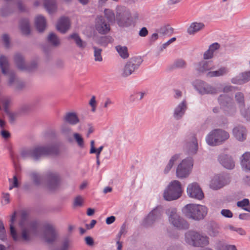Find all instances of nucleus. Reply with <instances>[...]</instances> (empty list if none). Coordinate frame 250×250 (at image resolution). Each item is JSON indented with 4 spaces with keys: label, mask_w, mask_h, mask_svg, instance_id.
I'll list each match as a JSON object with an SVG mask.
<instances>
[{
    "label": "nucleus",
    "mask_w": 250,
    "mask_h": 250,
    "mask_svg": "<svg viewBox=\"0 0 250 250\" xmlns=\"http://www.w3.org/2000/svg\"><path fill=\"white\" fill-rule=\"evenodd\" d=\"M17 220L19 221L18 229L21 231V239L23 240H28L30 234L35 230V225L29 222L26 211L15 212L11 217L10 224V233L14 240H19L15 229Z\"/></svg>",
    "instance_id": "nucleus-1"
},
{
    "label": "nucleus",
    "mask_w": 250,
    "mask_h": 250,
    "mask_svg": "<svg viewBox=\"0 0 250 250\" xmlns=\"http://www.w3.org/2000/svg\"><path fill=\"white\" fill-rule=\"evenodd\" d=\"M184 212L189 218L200 220L204 218L207 214V208L200 205L188 204L184 208Z\"/></svg>",
    "instance_id": "nucleus-2"
},
{
    "label": "nucleus",
    "mask_w": 250,
    "mask_h": 250,
    "mask_svg": "<svg viewBox=\"0 0 250 250\" xmlns=\"http://www.w3.org/2000/svg\"><path fill=\"white\" fill-rule=\"evenodd\" d=\"M183 190L180 183L177 180L171 182L164 193V198L167 201H171L179 198L182 195Z\"/></svg>",
    "instance_id": "nucleus-3"
},
{
    "label": "nucleus",
    "mask_w": 250,
    "mask_h": 250,
    "mask_svg": "<svg viewBox=\"0 0 250 250\" xmlns=\"http://www.w3.org/2000/svg\"><path fill=\"white\" fill-rule=\"evenodd\" d=\"M104 15L107 21H105L103 18L101 17L97 19L96 24L97 30L101 34H106L109 31L110 26L108 23L114 20V14L109 9L104 10Z\"/></svg>",
    "instance_id": "nucleus-4"
},
{
    "label": "nucleus",
    "mask_w": 250,
    "mask_h": 250,
    "mask_svg": "<svg viewBox=\"0 0 250 250\" xmlns=\"http://www.w3.org/2000/svg\"><path fill=\"white\" fill-rule=\"evenodd\" d=\"M186 241L189 244L194 246L203 247L208 244V239L206 236L195 231L187 233Z\"/></svg>",
    "instance_id": "nucleus-5"
},
{
    "label": "nucleus",
    "mask_w": 250,
    "mask_h": 250,
    "mask_svg": "<svg viewBox=\"0 0 250 250\" xmlns=\"http://www.w3.org/2000/svg\"><path fill=\"white\" fill-rule=\"evenodd\" d=\"M229 137V134L227 132L220 130H215L208 136L207 141L209 145L215 146Z\"/></svg>",
    "instance_id": "nucleus-6"
},
{
    "label": "nucleus",
    "mask_w": 250,
    "mask_h": 250,
    "mask_svg": "<svg viewBox=\"0 0 250 250\" xmlns=\"http://www.w3.org/2000/svg\"><path fill=\"white\" fill-rule=\"evenodd\" d=\"M192 166L193 163L191 159L184 160L177 167V176L179 178L187 176L191 171Z\"/></svg>",
    "instance_id": "nucleus-7"
},
{
    "label": "nucleus",
    "mask_w": 250,
    "mask_h": 250,
    "mask_svg": "<svg viewBox=\"0 0 250 250\" xmlns=\"http://www.w3.org/2000/svg\"><path fill=\"white\" fill-rule=\"evenodd\" d=\"M188 195L192 198L201 200L204 198V193L199 187L196 183L188 185L187 188Z\"/></svg>",
    "instance_id": "nucleus-8"
},
{
    "label": "nucleus",
    "mask_w": 250,
    "mask_h": 250,
    "mask_svg": "<svg viewBox=\"0 0 250 250\" xmlns=\"http://www.w3.org/2000/svg\"><path fill=\"white\" fill-rule=\"evenodd\" d=\"M170 221L173 225L179 229H187L188 227V224L182 220L180 217L176 213V210L174 208L171 210V214L169 217Z\"/></svg>",
    "instance_id": "nucleus-9"
},
{
    "label": "nucleus",
    "mask_w": 250,
    "mask_h": 250,
    "mask_svg": "<svg viewBox=\"0 0 250 250\" xmlns=\"http://www.w3.org/2000/svg\"><path fill=\"white\" fill-rule=\"evenodd\" d=\"M52 148L38 147L29 152V155L35 159H38L42 156L50 154Z\"/></svg>",
    "instance_id": "nucleus-10"
},
{
    "label": "nucleus",
    "mask_w": 250,
    "mask_h": 250,
    "mask_svg": "<svg viewBox=\"0 0 250 250\" xmlns=\"http://www.w3.org/2000/svg\"><path fill=\"white\" fill-rule=\"evenodd\" d=\"M69 27L70 21L67 18H61L57 25V30L62 33H65Z\"/></svg>",
    "instance_id": "nucleus-11"
},
{
    "label": "nucleus",
    "mask_w": 250,
    "mask_h": 250,
    "mask_svg": "<svg viewBox=\"0 0 250 250\" xmlns=\"http://www.w3.org/2000/svg\"><path fill=\"white\" fill-rule=\"evenodd\" d=\"M56 238V233L54 228L51 226H48L45 230L44 234V239L47 242H51Z\"/></svg>",
    "instance_id": "nucleus-12"
},
{
    "label": "nucleus",
    "mask_w": 250,
    "mask_h": 250,
    "mask_svg": "<svg viewBox=\"0 0 250 250\" xmlns=\"http://www.w3.org/2000/svg\"><path fill=\"white\" fill-rule=\"evenodd\" d=\"M10 104V101L7 97L0 98V109H3L8 114L9 117L14 116V114L10 113L8 110V108Z\"/></svg>",
    "instance_id": "nucleus-13"
},
{
    "label": "nucleus",
    "mask_w": 250,
    "mask_h": 250,
    "mask_svg": "<svg viewBox=\"0 0 250 250\" xmlns=\"http://www.w3.org/2000/svg\"><path fill=\"white\" fill-rule=\"evenodd\" d=\"M234 136L239 141H243L246 139L245 129L243 127H236L233 129Z\"/></svg>",
    "instance_id": "nucleus-14"
},
{
    "label": "nucleus",
    "mask_w": 250,
    "mask_h": 250,
    "mask_svg": "<svg viewBox=\"0 0 250 250\" xmlns=\"http://www.w3.org/2000/svg\"><path fill=\"white\" fill-rule=\"evenodd\" d=\"M36 25L37 29L40 31H42L46 27L45 20L42 16H40L37 17Z\"/></svg>",
    "instance_id": "nucleus-15"
},
{
    "label": "nucleus",
    "mask_w": 250,
    "mask_h": 250,
    "mask_svg": "<svg viewBox=\"0 0 250 250\" xmlns=\"http://www.w3.org/2000/svg\"><path fill=\"white\" fill-rule=\"evenodd\" d=\"M135 70V65L131 62H128L124 69L122 75L124 77L128 76L132 74Z\"/></svg>",
    "instance_id": "nucleus-16"
},
{
    "label": "nucleus",
    "mask_w": 250,
    "mask_h": 250,
    "mask_svg": "<svg viewBox=\"0 0 250 250\" xmlns=\"http://www.w3.org/2000/svg\"><path fill=\"white\" fill-rule=\"evenodd\" d=\"M242 166L247 169L250 170V153H245L242 156Z\"/></svg>",
    "instance_id": "nucleus-17"
},
{
    "label": "nucleus",
    "mask_w": 250,
    "mask_h": 250,
    "mask_svg": "<svg viewBox=\"0 0 250 250\" xmlns=\"http://www.w3.org/2000/svg\"><path fill=\"white\" fill-rule=\"evenodd\" d=\"M66 122L71 124H76L79 122V120L77 115L75 113H67L65 117Z\"/></svg>",
    "instance_id": "nucleus-18"
},
{
    "label": "nucleus",
    "mask_w": 250,
    "mask_h": 250,
    "mask_svg": "<svg viewBox=\"0 0 250 250\" xmlns=\"http://www.w3.org/2000/svg\"><path fill=\"white\" fill-rule=\"evenodd\" d=\"M220 45L217 43H213L210 45L208 50L204 54V59H208L211 58L212 57L213 51L218 49Z\"/></svg>",
    "instance_id": "nucleus-19"
},
{
    "label": "nucleus",
    "mask_w": 250,
    "mask_h": 250,
    "mask_svg": "<svg viewBox=\"0 0 250 250\" xmlns=\"http://www.w3.org/2000/svg\"><path fill=\"white\" fill-rule=\"evenodd\" d=\"M204 27V25L202 23H193L188 29V32L190 34H194L202 29Z\"/></svg>",
    "instance_id": "nucleus-20"
},
{
    "label": "nucleus",
    "mask_w": 250,
    "mask_h": 250,
    "mask_svg": "<svg viewBox=\"0 0 250 250\" xmlns=\"http://www.w3.org/2000/svg\"><path fill=\"white\" fill-rule=\"evenodd\" d=\"M222 165L227 168L232 169L234 167V163L233 161L229 157L221 159L220 160Z\"/></svg>",
    "instance_id": "nucleus-21"
},
{
    "label": "nucleus",
    "mask_w": 250,
    "mask_h": 250,
    "mask_svg": "<svg viewBox=\"0 0 250 250\" xmlns=\"http://www.w3.org/2000/svg\"><path fill=\"white\" fill-rule=\"evenodd\" d=\"M116 49L122 58H128L129 54L126 47L118 45L116 47Z\"/></svg>",
    "instance_id": "nucleus-22"
},
{
    "label": "nucleus",
    "mask_w": 250,
    "mask_h": 250,
    "mask_svg": "<svg viewBox=\"0 0 250 250\" xmlns=\"http://www.w3.org/2000/svg\"><path fill=\"white\" fill-rule=\"evenodd\" d=\"M186 108V104L185 102H183L175 110L174 114L175 118L178 119L179 117H181L184 114Z\"/></svg>",
    "instance_id": "nucleus-23"
},
{
    "label": "nucleus",
    "mask_w": 250,
    "mask_h": 250,
    "mask_svg": "<svg viewBox=\"0 0 250 250\" xmlns=\"http://www.w3.org/2000/svg\"><path fill=\"white\" fill-rule=\"evenodd\" d=\"M0 66L3 73L6 74L7 72V70L8 67V63L7 59L3 56L0 57Z\"/></svg>",
    "instance_id": "nucleus-24"
},
{
    "label": "nucleus",
    "mask_w": 250,
    "mask_h": 250,
    "mask_svg": "<svg viewBox=\"0 0 250 250\" xmlns=\"http://www.w3.org/2000/svg\"><path fill=\"white\" fill-rule=\"evenodd\" d=\"M227 72L225 68H221L218 71L209 72L208 73V76L210 77L220 76L226 73Z\"/></svg>",
    "instance_id": "nucleus-25"
},
{
    "label": "nucleus",
    "mask_w": 250,
    "mask_h": 250,
    "mask_svg": "<svg viewBox=\"0 0 250 250\" xmlns=\"http://www.w3.org/2000/svg\"><path fill=\"white\" fill-rule=\"evenodd\" d=\"M70 38L74 40L77 45L79 47L83 48L85 46V42H83L80 39V38H79V37L78 36V35L77 34H74L70 36Z\"/></svg>",
    "instance_id": "nucleus-26"
},
{
    "label": "nucleus",
    "mask_w": 250,
    "mask_h": 250,
    "mask_svg": "<svg viewBox=\"0 0 250 250\" xmlns=\"http://www.w3.org/2000/svg\"><path fill=\"white\" fill-rule=\"evenodd\" d=\"M48 42L54 45H57L60 43V41L57 37L53 33L49 34L48 37Z\"/></svg>",
    "instance_id": "nucleus-27"
},
{
    "label": "nucleus",
    "mask_w": 250,
    "mask_h": 250,
    "mask_svg": "<svg viewBox=\"0 0 250 250\" xmlns=\"http://www.w3.org/2000/svg\"><path fill=\"white\" fill-rule=\"evenodd\" d=\"M225 185V184L221 183L220 181L213 179L211 182L210 187L212 189H218L223 187Z\"/></svg>",
    "instance_id": "nucleus-28"
},
{
    "label": "nucleus",
    "mask_w": 250,
    "mask_h": 250,
    "mask_svg": "<svg viewBox=\"0 0 250 250\" xmlns=\"http://www.w3.org/2000/svg\"><path fill=\"white\" fill-rule=\"evenodd\" d=\"M45 7L49 12H52L55 8V6L53 0H46L45 3Z\"/></svg>",
    "instance_id": "nucleus-29"
},
{
    "label": "nucleus",
    "mask_w": 250,
    "mask_h": 250,
    "mask_svg": "<svg viewBox=\"0 0 250 250\" xmlns=\"http://www.w3.org/2000/svg\"><path fill=\"white\" fill-rule=\"evenodd\" d=\"M94 57L95 60L96 61H102V57L101 56V51L102 50L100 49L96 48V47H94Z\"/></svg>",
    "instance_id": "nucleus-30"
},
{
    "label": "nucleus",
    "mask_w": 250,
    "mask_h": 250,
    "mask_svg": "<svg viewBox=\"0 0 250 250\" xmlns=\"http://www.w3.org/2000/svg\"><path fill=\"white\" fill-rule=\"evenodd\" d=\"M6 238V232L3 223L0 221V239L3 240Z\"/></svg>",
    "instance_id": "nucleus-31"
},
{
    "label": "nucleus",
    "mask_w": 250,
    "mask_h": 250,
    "mask_svg": "<svg viewBox=\"0 0 250 250\" xmlns=\"http://www.w3.org/2000/svg\"><path fill=\"white\" fill-rule=\"evenodd\" d=\"M242 78V80L239 81L238 83L241 84L250 80V71L243 73Z\"/></svg>",
    "instance_id": "nucleus-32"
},
{
    "label": "nucleus",
    "mask_w": 250,
    "mask_h": 250,
    "mask_svg": "<svg viewBox=\"0 0 250 250\" xmlns=\"http://www.w3.org/2000/svg\"><path fill=\"white\" fill-rule=\"evenodd\" d=\"M249 203L250 202L248 199H245L241 201L238 202L237 205L239 207H241L244 209L246 210V208H247Z\"/></svg>",
    "instance_id": "nucleus-33"
},
{
    "label": "nucleus",
    "mask_w": 250,
    "mask_h": 250,
    "mask_svg": "<svg viewBox=\"0 0 250 250\" xmlns=\"http://www.w3.org/2000/svg\"><path fill=\"white\" fill-rule=\"evenodd\" d=\"M89 104L92 107V111L95 112L97 106V102L95 96H92L89 101Z\"/></svg>",
    "instance_id": "nucleus-34"
},
{
    "label": "nucleus",
    "mask_w": 250,
    "mask_h": 250,
    "mask_svg": "<svg viewBox=\"0 0 250 250\" xmlns=\"http://www.w3.org/2000/svg\"><path fill=\"white\" fill-rule=\"evenodd\" d=\"M10 185L9 189H11L14 187H17L18 186V182L16 176H14L12 181H10Z\"/></svg>",
    "instance_id": "nucleus-35"
},
{
    "label": "nucleus",
    "mask_w": 250,
    "mask_h": 250,
    "mask_svg": "<svg viewBox=\"0 0 250 250\" xmlns=\"http://www.w3.org/2000/svg\"><path fill=\"white\" fill-rule=\"evenodd\" d=\"M16 61L17 63V65L18 67L21 69H23L24 68L21 66V65L23 63V62L22 59L20 56H17L16 57Z\"/></svg>",
    "instance_id": "nucleus-36"
},
{
    "label": "nucleus",
    "mask_w": 250,
    "mask_h": 250,
    "mask_svg": "<svg viewBox=\"0 0 250 250\" xmlns=\"http://www.w3.org/2000/svg\"><path fill=\"white\" fill-rule=\"evenodd\" d=\"M74 137L79 145L81 146H83V142L82 137L78 133L74 134Z\"/></svg>",
    "instance_id": "nucleus-37"
},
{
    "label": "nucleus",
    "mask_w": 250,
    "mask_h": 250,
    "mask_svg": "<svg viewBox=\"0 0 250 250\" xmlns=\"http://www.w3.org/2000/svg\"><path fill=\"white\" fill-rule=\"evenodd\" d=\"M191 147V153H193V154L195 153L198 149L197 142L195 139L193 141Z\"/></svg>",
    "instance_id": "nucleus-38"
},
{
    "label": "nucleus",
    "mask_w": 250,
    "mask_h": 250,
    "mask_svg": "<svg viewBox=\"0 0 250 250\" xmlns=\"http://www.w3.org/2000/svg\"><path fill=\"white\" fill-rule=\"evenodd\" d=\"M83 200L80 196L77 197L74 200V205L75 206H81L83 203Z\"/></svg>",
    "instance_id": "nucleus-39"
},
{
    "label": "nucleus",
    "mask_w": 250,
    "mask_h": 250,
    "mask_svg": "<svg viewBox=\"0 0 250 250\" xmlns=\"http://www.w3.org/2000/svg\"><path fill=\"white\" fill-rule=\"evenodd\" d=\"M211 63L210 62H207L203 65V68L201 69V71H207L209 70L212 68Z\"/></svg>",
    "instance_id": "nucleus-40"
},
{
    "label": "nucleus",
    "mask_w": 250,
    "mask_h": 250,
    "mask_svg": "<svg viewBox=\"0 0 250 250\" xmlns=\"http://www.w3.org/2000/svg\"><path fill=\"white\" fill-rule=\"evenodd\" d=\"M21 30L24 34H27L29 33L30 28L28 23H25L21 27Z\"/></svg>",
    "instance_id": "nucleus-41"
},
{
    "label": "nucleus",
    "mask_w": 250,
    "mask_h": 250,
    "mask_svg": "<svg viewBox=\"0 0 250 250\" xmlns=\"http://www.w3.org/2000/svg\"><path fill=\"white\" fill-rule=\"evenodd\" d=\"M222 214L227 217H231L232 216V212L228 209H223L221 211Z\"/></svg>",
    "instance_id": "nucleus-42"
},
{
    "label": "nucleus",
    "mask_w": 250,
    "mask_h": 250,
    "mask_svg": "<svg viewBox=\"0 0 250 250\" xmlns=\"http://www.w3.org/2000/svg\"><path fill=\"white\" fill-rule=\"evenodd\" d=\"M2 202L4 204H7L9 202V194L8 193L3 194Z\"/></svg>",
    "instance_id": "nucleus-43"
},
{
    "label": "nucleus",
    "mask_w": 250,
    "mask_h": 250,
    "mask_svg": "<svg viewBox=\"0 0 250 250\" xmlns=\"http://www.w3.org/2000/svg\"><path fill=\"white\" fill-rule=\"evenodd\" d=\"M158 212L157 209L153 210L151 212H150L147 216V220H153L154 218V216L155 214Z\"/></svg>",
    "instance_id": "nucleus-44"
},
{
    "label": "nucleus",
    "mask_w": 250,
    "mask_h": 250,
    "mask_svg": "<svg viewBox=\"0 0 250 250\" xmlns=\"http://www.w3.org/2000/svg\"><path fill=\"white\" fill-rule=\"evenodd\" d=\"M185 65H186L185 62H184V61H183L182 60H178L176 62V66L177 67H184L185 66Z\"/></svg>",
    "instance_id": "nucleus-45"
},
{
    "label": "nucleus",
    "mask_w": 250,
    "mask_h": 250,
    "mask_svg": "<svg viewBox=\"0 0 250 250\" xmlns=\"http://www.w3.org/2000/svg\"><path fill=\"white\" fill-rule=\"evenodd\" d=\"M148 34V31L146 28H143L140 31L139 35L142 37H145Z\"/></svg>",
    "instance_id": "nucleus-46"
},
{
    "label": "nucleus",
    "mask_w": 250,
    "mask_h": 250,
    "mask_svg": "<svg viewBox=\"0 0 250 250\" xmlns=\"http://www.w3.org/2000/svg\"><path fill=\"white\" fill-rule=\"evenodd\" d=\"M103 149V146H101L100 147H99L98 149L96 148L95 153L97 154V159L98 164H99V156H100V154L101 151H102Z\"/></svg>",
    "instance_id": "nucleus-47"
},
{
    "label": "nucleus",
    "mask_w": 250,
    "mask_h": 250,
    "mask_svg": "<svg viewBox=\"0 0 250 250\" xmlns=\"http://www.w3.org/2000/svg\"><path fill=\"white\" fill-rule=\"evenodd\" d=\"M2 40H3V42L4 43L5 46L6 47H8V42L9 40V38L8 36L6 35H4L2 36Z\"/></svg>",
    "instance_id": "nucleus-48"
},
{
    "label": "nucleus",
    "mask_w": 250,
    "mask_h": 250,
    "mask_svg": "<svg viewBox=\"0 0 250 250\" xmlns=\"http://www.w3.org/2000/svg\"><path fill=\"white\" fill-rule=\"evenodd\" d=\"M115 220V217L113 216H111L109 217H108L106 219V223L107 224H110L113 223Z\"/></svg>",
    "instance_id": "nucleus-49"
},
{
    "label": "nucleus",
    "mask_w": 250,
    "mask_h": 250,
    "mask_svg": "<svg viewBox=\"0 0 250 250\" xmlns=\"http://www.w3.org/2000/svg\"><path fill=\"white\" fill-rule=\"evenodd\" d=\"M1 134L2 137L5 139H7L10 137V133L5 130H2Z\"/></svg>",
    "instance_id": "nucleus-50"
},
{
    "label": "nucleus",
    "mask_w": 250,
    "mask_h": 250,
    "mask_svg": "<svg viewBox=\"0 0 250 250\" xmlns=\"http://www.w3.org/2000/svg\"><path fill=\"white\" fill-rule=\"evenodd\" d=\"M86 244L88 245H92L93 244V239L90 237H86L85 239Z\"/></svg>",
    "instance_id": "nucleus-51"
},
{
    "label": "nucleus",
    "mask_w": 250,
    "mask_h": 250,
    "mask_svg": "<svg viewBox=\"0 0 250 250\" xmlns=\"http://www.w3.org/2000/svg\"><path fill=\"white\" fill-rule=\"evenodd\" d=\"M90 146H91V148H90V153H94L95 152V150H96V148L95 147V146H94V141H91Z\"/></svg>",
    "instance_id": "nucleus-52"
},
{
    "label": "nucleus",
    "mask_w": 250,
    "mask_h": 250,
    "mask_svg": "<svg viewBox=\"0 0 250 250\" xmlns=\"http://www.w3.org/2000/svg\"><path fill=\"white\" fill-rule=\"evenodd\" d=\"M236 97L237 99V100H239L240 102L243 101V95L241 93H238L236 95Z\"/></svg>",
    "instance_id": "nucleus-53"
},
{
    "label": "nucleus",
    "mask_w": 250,
    "mask_h": 250,
    "mask_svg": "<svg viewBox=\"0 0 250 250\" xmlns=\"http://www.w3.org/2000/svg\"><path fill=\"white\" fill-rule=\"evenodd\" d=\"M176 158H177V156H174L170 160L169 163L168 164L169 168H170L172 166V165L174 163V161L176 160Z\"/></svg>",
    "instance_id": "nucleus-54"
},
{
    "label": "nucleus",
    "mask_w": 250,
    "mask_h": 250,
    "mask_svg": "<svg viewBox=\"0 0 250 250\" xmlns=\"http://www.w3.org/2000/svg\"><path fill=\"white\" fill-rule=\"evenodd\" d=\"M225 250H237L236 248L234 246H229L224 247Z\"/></svg>",
    "instance_id": "nucleus-55"
},
{
    "label": "nucleus",
    "mask_w": 250,
    "mask_h": 250,
    "mask_svg": "<svg viewBox=\"0 0 250 250\" xmlns=\"http://www.w3.org/2000/svg\"><path fill=\"white\" fill-rule=\"evenodd\" d=\"M112 104V101L109 99H107L105 102L104 106V107H107L109 105Z\"/></svg>",
    "instance_id": "nucleus-56"
},
{
    "label": "nucleus",
    "mask_w": 250,
    "mask_h": 250,
    "mask_svg": "<svg viewBox=\"0 0 250 250\" xmlns=\"http://www.w3.org/2000/svg\"><path fill=\"white\" fill-rule=\"evenodd\" d=\"M94 210L92 208H88L87 211V214L89 216H91L94 214Z\"/></svg>",
    "instance_id": "nucleus-57"
},
{
    "label": "nucleus",
    "mask_w": 250,
    "mask_h": 250,
    "mask_svg": "<svg viewBox=\"0 0 250 250\" xmlns=\"http://www.w3.org/2000/svg\"><path fill=\"white\" fill-rule=\"evenodd\" d=\"M175 40H176V38H172V39L169 40L166 44H165L164 45H166V46L168 45L169 44H170L172 42H173L174 41H175Z\"/></svg>",
    "instance_id": "nucleus-58"
},
{
    "label": "nucleus",
    "mask_w": 250,
    "mask_h": 250,
    "mask_svg": "<svg viewBox=\"0 0 250 250\" xmlns=\"http://www.w3.org/2000/svg\"><path fill=\"white\" fill-rule=\"evenodd\" d=\"M158 38V35L157 33L153 34L151 36V40L153 41H156Z\"/></svg>",
    "instance_id": "nucleus-59"
},
{
    "label": "nucleus",
    "mask_w": 250,
    "mask_h": 250,
    "mask_svg": "<svg viewBox=\"0 0 250 250\" xmlns=\"http://www.w3.org/2000/svg\"><path fill=\"white\" fill-rule=\"evenodd\" d=\"M236 231L241 235L245 234V231L242 229H238Z\"/></svg>",
    "instance_id": "nucleus-60"
},
{
    "label": "nucleus",
    "mask_w": 250,
    "mask_h": 250,
    "mask_svg": "<svg viewBox=\"0 0 250 250\" xmlns=\"http://www.w3.org/2000/svg\"><path fill=\"white\" fill-rule=\"evenodd\" d=\"M111 190H112V188H111L106 187L104 189V192L105 193H106L107 192H109L111 191Z\"/></svg>",
    "instance_id": "nucleus-61"
},
{
    "label": "nucleus",
    "mask_w": 250,
    "mask_h": 250,
    "mask_svg": "<svg viewBox=\"0 0 250 250\" xmlns=\"http://www.w3.org/2000/svg\"><path fill=\"white\" fill-rule=\"evenodd\" d=\"M175 93H176V96L175 97L176 98H178V97H180L181 96V92L178 90H176L175 91Z\"/></svg>",
    "instance_id": "nucleus-62"
},
{
    "label": "nucleus",
    "mask_w": 250,
    "mask_h": 250,
    "mask_svg": "<svg viewBox=\"0 0 250 250\" xmlns=\"http://www.w3.org/2000/svg\"><path fill=\"white\" fill-rule=\"evenodd\" d=\"M5 125V123L3 120L0 119V126L1 127H3Z\"/></svg>",
    "instance_id": "nucleus-63"
},
{
    "label": "nucleus",
    "mask_w": 250,
    "mask_h": 250,
    "mask_svg": "<svg viewBox=\"0 0 250 250\" xmlns=\"http://www.w3.org/2000/svg\"><path fill=\"white\" fill-rule=\"evenodd\" d=\"M226 246V245H221L220 246L218 250H225L224 248V247Z\"/></svg>",
    "instance_id": "nucleus-64"
}]
</instances>
